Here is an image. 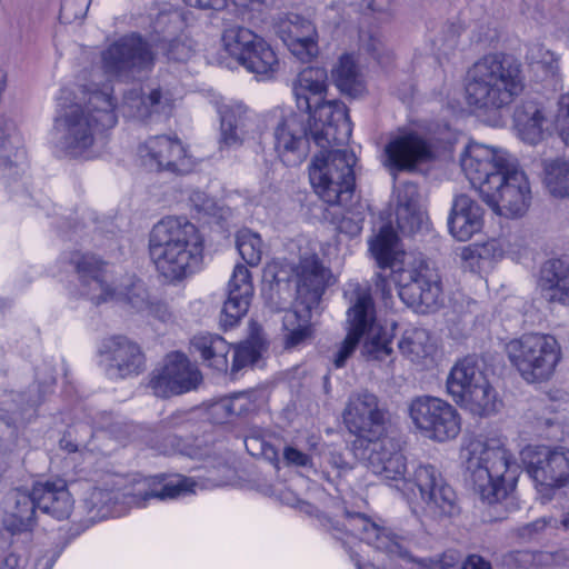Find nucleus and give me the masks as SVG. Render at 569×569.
I'll use <instances>...</instances> for the list:
<instances>
[{"label":"nucleus","mask_w":569,"mask_h":569,"mask_svg":"<svg viewBox=\"0 0 569 569\" xmlns=\"http://www.w3.org/2000/svg\"><path fill=\"white\" fill-rule=\"evenodd\" d=\"M8 528L14 532L32 530L37 523V501L33 490L31 492L21 489L11 490L4 502Z\"/></svg>","instance_id":"473e14b6"},{"label":"nucleus","mask_w":569,"mask_h":569,"mask_svg":"<svg viewBox=\"0 0 569 569\" xmlns=\"http://www.w3.org/2000/svg\"><path fill=\"white\" fill-rule=\"evenodd\" d=\"M337 87L350 97H359L365 91L362 76L351 56L345 54L339 59L332 71Z\"/></svg>","instance_id":"4c0bfd02"},{"label":"nucleus","mask_w":569,"mask_h":569,"mask_svg":"<svg viewBox=\"0 0 569 569\" xmlns=\"http://www.w3.org/2000/svg\"><path fill=\"white\" fill-rule=\"evenodd\" d=\"M189 199L199 212L210 213L214 208L213 200L200 190L192 191Z\"/></svg>","instance_id":"69168bd1"},{"label":"nucleus","mask_w":569,"mask_h":569,"mask_svg":"<svg viewBox=\"0 0 569 569\" xmlns=\"http://www.w3.org/2000/svg\"><path fill=\"white\" fill-rule=\"evenodd\" d=\"M342 418L347 429L358 436L356 443L359 447L381 438L385 432L386 410L378 397L368 390L349 396Z\"/></svg>","instance_id":"a211bd4d"},{"label":"nucleus","mask_w":569,"mask_h":569,"mask_svg":"<svg viewBox=\"0 0 569 569\" xmlns=\"http://www.w3.org/2000/svg\"><path fill=\"white\" fill-rule=\"evenodd\" d=\"M282 456L286 466L311 467L312 465V460L309 455L292 446L284 447Z\"/></svg>","instance_id":"052dcab7"},{"label":"nucleus","mask_w":569,"mask_h":569,"mask_svg":"<svg viewBox=\"0 0 569 569\" xmlns=\"http://www.w3.org/2000/svg\"><path fill=\"white\" fill-rule=\"evenodd\" d=\"M447 390L461 407L477 416L497 411V392L487 379L481 363L467 357L458 361L447 378Z\"/></svg>","instance_id":"9b49d317"},{"label":"nucleus","mask_w":569,"mask_h":569,"mask_svg":"<svg viewBox=\"0 0 569 569\" xmlns=\"http://www.w3.org/2000/svg\"><path fill=\"white\" fill-rule=\"evenodd\" d=\"M100 355L108 371L120 378L139 375L144 368V355L140 346L124 336L104 340Z\"/></svg>","instance_id":"bb28decb"},{"label":"nucleus","mask_w":569,"mask_h":569,"mask_svg":"<svg viewBox=\"0 0 569 569\" xmlns=\"http://www.w3.org/2000/svg\"><path fill=\"white\" fill-rule=\"evenodd\" d=\"M114 499L113 491L94 488L86 499V506L92 518L103 519L111 515L110 503Z\"/></svg>","instance_id":"49530a36"},{"label":"nucleus","mask_w":569,"mask_h":569,"mask_svg":"<svg viewBox=\"0 0 569 569\" xmlns=\"http://www.w3.org/2000/svg\"><path fill=\"white\" fill-rule=\"evenodd\" d=\"M567 559L568 557L565 551H538L532 556L535 565L541 567L562 566Z\"/></svg>","instance_id":"bf43d9fd"},{"label":"nucleus","mask_w":569,"mask_h":569,"mask_svg":"<svg viewBox=\"0 0 569 569\" xmlns=\"http://www.w3.org/2000/svg\"><path fill=\"white\" fill-rule=\"evenodd\" d=\"M507 357L528 383L550 380L559 365L562 350L557 338L549 333L529 332L506 345Z\"/></svg>","instance_id":"1a4fd4ad"},{"label":"nucleus","mask_w":569,"mask_h":569,"mask_svg":"<svg viewBox=\"0 0 569 569\" xmlns=\"http://www.w3.org/2000/svg\"><path fill=\"white\" fill-rule=\"evenodd\" d=\"M276 32L299 60L309 61L318 54V33L310 20L289 13L278 21Z\"/></svg>","instance_id":"a878e982"},{"label":"nucleus","mask_w":569,"mask_h":569,"mask_svg":"<svg viewBox=\"0 0 569 569\" xmlns=\"http://www.w3.org/2000/svg\"><path fill=\"white\" fill-rule=\"evenodd\" d=\"M193 52V46L187 37H179L168 43L166 54L174 61H187Z\"/></svg>","instance_id":"5fc2aeb1"},{"label":"nucleus","mask_w":569,"mask_h":569,"mask_svg":"<svg viewBox=\"0 0 569 569\" xmlns=\"http://www.w3.org/2000/svg\"><path fill=\"white\" fill-rule=\"evenodd\" d=\"M260 356V350L256 341H244L239 343L233 351V362L231 371L236 372L242 368L254 363Z\"/></svg>","instance_id":"09e8293b"},{"label":"nucleus","mask_w":569,"mask_h":569,"mask_svg":"<svg viewBox=\"0 0 569 569\" xmlns=\"http://www.w3.org/2000/svg\"><path fill=\"white\" fill-rule=\"evenodd\" d=\"M462 569H491V565L482 557L471 555L463 562Z\"/></svg>","instance_id":"774afa93"},{"label":"nucleus","mask_w":569,"mask_h":569,"mask_svg":"<svg viewBox=\"0 0 569 569\" xmlns=\"http://www.w3.org/2000/svg\"><path fill=\"white\" fill-rule=\"evenodd\" d=\"M433 152L430 143L419 133L399 131L385 144L381 162L396 179L399 172H412L419 164L430 161Z\"/></svg>","instance_id":"aec40b11"},{"label":"nucleus","mask_w":569,"mask_h":569,"mask_svg":"<svg viewBox=\"0 0 569 569\" xmlns=\"http://www.w3.org/2000/svg\"><path fill=\"white\" fill-rule=\"evenodd\" d=\"M172 109V99L161 89H152L148 94L133 89L123 97V114L139 120H147L153 113L169 114Z\"/></svg>","instance_id":"2f4dec72"},{"label":"nucleus","mask_w":569,"mask_h":569,"mask_svg":"<svg viewBox=\"0 0 569 569\" xmlns=\"http://www.w3.org/2000/svg\"><path fill=\"white\" fill-rule=\"evenodd\" d=\"M520 457L527 473L537 485L550 489L569 485V448L527 446Z\"/></svg>","instance_id":"f3484780"},{"label":"nucleus","mask_w":569,"mask_h":569,"mask_svg":"<svg viewBox=\"0 0 569 569\" xmlns=\"http://www.w3.org/2000/svg\"><path fill=\"white\" fill-rule=\"evenodd\" d=\"M463 457L469 480L482 501L498 503L515 489L518 467L499 439H471Z\"/></svg>","instance_id":"39448f33"},{"label":"nucleus","mask_w":569,"mask_h":569,"mask_svg":"<svg viewBox=\"0 0 569 569\" xmlns=\"http://www.w3.org/2000/svg\"><path fill=\"white\" fill-rule=\"evenodd\" d=\"M274 150L283 164L297 167L309 153L310 122L305 126L298 116L286 117L274 129Z\"/></svg>","instance_id":"b1692460"},{"label":"nucleus","mask_w":569,"mask_h":569,"mask_svg":"<svg viewBox=\"0 0 569 569\" xmlns=\"http://www.w3.org/2000/svg\"><path fill=\"white\" fill-rule=\"evenodd\" d=\"M202 251V237L186 218L166 217L150 232V257L167 279L180 280L192 273L201 261Z\"/></svg>","instance_id":"20e7f679"},{"label":"nucleus","mask_w":569,"mask_h":569,"mask_svg":"<svg viewBox=\"0 0 569 569\" xmlns=\"http://www.w3.org/2000/svg\"><path fill=\"white\" fill-rule=\"evenodd\" d=\"M528 59L532 63L541 64L551 71L556 68L557 64V58L555 53L541 44H536L529 50Z\"/></svg>","instance_id":"4d7b16f0"},{"label":"nucleus","mask_w":569,"mask_h":569,"mask_svg":"<svg viewBox=\"0 0 569 569\" xmlns=\"http://www.w3.org/2000/svg\"><path fill=\"white\" fill-rule=\"evenodd\" d=\"M111 86H82L79 97L63 106L54 117L52 142L56 151L66 158H80L92 148L99 128L116 126L117 101Z\"/></svg>","instance_id":"f03ea898"},{"label":"nucleus","mask_w":569,"mask_h":569,"mask_svg":"<svg viewBox=\"0 0 569 569\" xmlns=\"http://www.w3.org/2000/svg\"><path fill=\"white\" fill-rule=\"evenodd\" d=\"M545 122L542 110L535 103H526L515 112L518 136L530 144H536L542 139Z\"/></svg>","instance_id":"c9c22d12"},{"label":"nucleus","mask_w":569,"mask_h":569,"mask_svg":"<svg viewBox=\"0 0 569 569\" xmlns=\"http://www.w3.org/2000/svg\"><path fill=\"white\" fill-rule=\"evenodd\" d=\"M360 301L351 303L347 310L348 333L333 355L332 362L336 368L346 366L347 360L352 356L363 336L365 323L371 320V313H367L366 320H360Z\"/></svg>","instance_id":"f704fd0d"},{"label":"nucleus","mask_w":569,"mask_h":569,"mask_svg":"<svg viewBox=\"0 0 569 569\" xmlns=\"http://www.w3.org/2000/svg\"><path fill=\"white\" fill-rule=\"evenodd\" d=\"M328 88L327 70L320 67L303 69L293 81V94L299 110L310 112V133L319 148L345 144L351 134L347 108L336 100L322 101Z\"/></svg>","instance_id":"7ed1b4c3"},{"label":"nucleus","mask_w":569,"mask_h":569,"mask_svg":"<svg viewBox=\"0 0 569 569\" xmlns=\"http://www.w3.org/2000/svg\"><path fill=\"white\" fill-rule=\"evenodd\" d=\"M321 148L309 166V180L315 192L328 204L347 202L355 187L356 157L348 150Z\"/></svg>","instance_id":"9d476101"},{"label":"nucleus","mask_w":569,"mask_h":569,"mask_svg":"<svg viewBox=\"0 0 569 569\" xmlns=\"http://www.w3.org/2000/svg\"><path fill=\"white\" fill-rule=\"evenodd\" d=\"M552 522L556 523V520L552 518H539L530 523L519 527L517 533L522 539L531 540L542 533L548 526H552Z\"/></svg>","instance_id":"13d9d810"},{"label":"nucleus","mask_w":569,"mask_h":569,"mask_svg":"<svg viewBox=\"0 0 569 569\" xmlns=\"http://www.w3.org/2000/svg\"><path fill=\"white\" fill-rule=\"evenodd\" d=\"M217 408L224 410L230 416H240L252 410L253 405L249 392H239L221 400L217 403Z\"/></svg>","instance_id":"8fccbe9b"},{"label":"nucleus","mask_w":569,"mask_h":569,"mask_svg":"<svg viewBox=\"0 0 569 569\" xmlns=\"http://www.w3.org/2000/svg\"><path fill=\"white\" fill-rule=\"evenodd\" d=\"M553 124L561 140L569 147V92L559 98Z\"/></svg>","instance_id":"603ef678"},{"label":"nucleus","mask_w":569,"mask_h":569,"mask_svg":"<svg viewBox=\"0 0 569 569\" xmlns=\"http://www.w3.org/2000/svg\"><path fill=\"white\" fill-rule=\"evenodd\" d=\"M398 348L403 357L416 363L428 358L433 351L428 331L421 328L407 330L398 342Z\"/></svg>","instance_id":"58836bf2"},{"label":"nucleus","mask_w":569,"mask_h":569,"mask_svg":"<svg viewBox=\"0 0 569 569\" xmlns=\"http://www.w3.org/2000/svg\"><path fill=\"white\" fill-rule=\"evenodd\" d=\"M240 63L251 72L267 74L274 70L278 59L273 50L260 38Z\"/></svg>","instance_id":"79ce46f5"},{"label":"nucleus","mask_w":569,"mask_h":569,"mask_svg":"<svg viewBox=\"0 0 569 569\" xmlns=\"http://www.w3.org/2000/svg\"><path fill=\"white\" fill-rule=\"evenodd\" d=\"M202 380L201 372L181 352L169 353L163 367L153 373L150 388L160 398L181 395L196 389Z\"/></svg>","instance_id":"412c9836"},{"label":"nucleus","mask_w":569,"mask_h":569,"mask_svg":"<svg viewBox=\"0 0 569 569\" xmlns=\"http://www.w3.org/2000/svg\"><path fill=\"white\" fill-rule=\"evenodd\" d=\"M297 298L282 317V340L286 349L296 348L313 338L312 311L325 291L327 270L316 256L300 260L296 270Z\"/></svg>","instance_id":"0eeeda50"},{"label":"nucleus","mask_w":569,"mask_h":569,"mask_svg":"<svg viewBox=\"0 0 569 569\" xmlns=\"http://www.w3.org/2000/svg\"><path fill=\"white\" fill-rule=\"evenodd\" d=\"M228 295L238 298L251 300L253 295V284L249 269L242 264H237L233 269L231 279L228 283Z\"/></svg>","instance_id":"c03bdc74"},{"label":"nucleus","mask_w":569,"mask_h":569,"mask_svg":"<svg viewBox=\"0 0 569 569\" xmlns=\"http://www.w3.org/2000/svg\"><path fill=\"white\" fill-rule=\"evenodd\" d=\"M356 456L366 460L367 467L390 486L403 493L412 490V475L408 473L407 459L392 438L381 437L368 441L363 447L356 445Z\"/></svg>","instance_id":"4468645a"},{"label":"nucleus","mask_w":569,"mask_h":569,"mask_svg":"<svg viewBox=\"0 0 569 569\" xmlns=\"http://www.w3.org/2000/svg\"><path fill=\"white\" fill-rule=\"evenodd\" d=\"M338 230L341 233L356 237L362 230V220L358 216L343 217L338 224Z\"/></svg>","instance_id":"0e129e2a"},{"label":"nucleus","mask_w":569,"mask_h":569,"mask_svg":"<svg viewBox=\"0 0 569 569\" xmlns=\"http://www.w3.org/2000/svg\"><path fill=\"white\" fill-rule=\"evenodd\" d=\"M396 220L399 230L403 234H412L421 229L425 212L420 207H397Z\"/></svg>","instance_id":"a18cd8bd"},{"label":"nucleus","mask_w":569,"mask_h":569,"mask_svg":"<svg viewBox=\"0 0 569 569\" xmlns=\"http://www.w3.org/2000/svg\"><path fill=\"white\" fill-rule=\"evenodd\" d=\"M249 305L250 300L228 295L220 316L221 326L226 329L234 327L247 313Z\"/></svg>","instance_id":"de8ad7c7"},{"label":"nucleus","mask_w":569,"mask_h":569,"mask_svg":"<svg viewBox=\"0 0 569 569\" xmlns=\"http://www.w3.org/2000/svg\"><path fill=\"white\" fill-rule=\"evenodd\" d=\"M196 487L197 482L191 478L179 476L166 481L164 476H156L137 480L133 491L129 496L133 505L142 507L150 498L174 499L194 492Z\"/></svg>","instance_id":"cd10ccee"},{"label":"nucleus","mask_w":569,"mask_h":569,"mask_svg":"<svg viewBox=\"0 0 569 569\" xmlns=\"http://www.w3.org/2000/svg\"><path fill=\"white\" fill-rule=\"evenodd\" d=\"M360 301L361 309L360 320H366L367 313H371V320L365 323L363 336L365 342L361 353L368 360H385L392 352L390 347V338L388 333L378 325L376 319L375 303L368 288L356 284L350 292L349 303H358Z\"/></svg>","instance_id":"393cba45"},{"label":"nucleus","mask_w":569,"mask_h":569,"mask_svg":"<svg viewBox=\"0 0 569 569\" xmlns=\"http://www.w3.org/2000/svg\"><path fill=\"white\" fill-rule=\"evenodd\" d=\"M236 244L241 258L249 266H257L262 257L261 237L250 229H241L236 234Z\"/></svg>","instance_id":"37998d69"},{"label":"nucleus","mask_w":569,"mask_h":569,"mask_svg":"<svg viewBox=\"0 0 569 569\" xmlns=\"http://www.w3.org/2000/svg\"><path fill=\"white\" fill-rule=\"evenodd\" d=\"M260 37L251 30L243 27H232L224 31L222 41L224 49L230 56L239 61V63L248 57L251 48L258 42Z\"/></svg>","instance_id":"ea45409f"},{"label":"nucleus","mask_w":569,"mask_h":569,"mask_svg":"<svg viewBox=\"0 0 569 569\" xmlns=\"http://www.w3.org/2000/svg\"><path fill=\"white\" fill-rule=\"evenodd\" d=\"M38 508L58 520L67 519L73 500L63 479L38 481L32 487Z\"/></svg>","instance_id":"c85d7f7f"},{"label":"nucleus","mask_w":569,"mask_h":569,"mask_svg":"<svg viewBox=\"0 0 569 569\" xmlns=\"http://www.w3.org/2000/svg\"><path fill=\"white\" fill-rule=\"evenodd\" d=\"M220 113V146L227 148L239 147L252 131L253 119L251 112L241 103L224 104Z\"/></svg>","instance_id":"7c9ffc66"},{"label":"nucleus","mask_w":569,"mask_h":569,"mask_svg":"<svg viewBox=\"0 0 569 569\" xmlns=\"http://www.w3.org/2000/svg\"><path fill=\"white\" fill-rule=\"evenodd\" d=\"M346 528L358 536L375 549L387 553L390 558H400L415 561L421 569H449L456 563L451 555H442L439 558L416 560L403 545V539L395 535L389 528L380 526L363 513H350L347 517Z\"/></svg>","instance_id":"ddd939ff"},{"label":"nucleus","mask_w":569,"mask_h":569,"mask_svg":"<svg viewBox=\"0 0 569 569\" xmlns=\"http://www.w3.org/2000/svg\"><path fill=\"white\" fill-rule=\"evenodd\" d=\"M545 183L553 197H569V160L559 158L546 163Z\"/></svg>","instance_id":"a19ab883"},{"label":"nucleus","mask_w":569,"mask_h":569,"mask_svg":"<svg viewBox=\"0 0 569 569\" xmlns=\"http://www.w3.org/2000/svg\"><path fill=\"white\" fill-rule=\"evenodd\" d=\"M460 164L480 196L485 186H491L493 177H500L510 166L503 151L476 142L466 148Z\"/></svg>","instance_id":"5701e85b"},{"label":"nucleus","mask_w":569,"mask_h":569,"mask_svg":"<svg viewBox=\"0 0 569 569\" xmlns=\"http://www.w3.org/2000/svg\"><path fill=\"white\" fill-rule=\"evenodd\" d=\"M492 182L485 186L480 196L492 211L506 218L523 216L531 198L526 173L509 166L500 177H493Z\"/></svg>","instance_id":"dca6fc26"},{"label":"nucleus","mask_w":569,"mask_h":569,"mask_svg":"<svg viewBox=\"0 0 569 569\" xmlns=\"http://www.w3.org/2000/svg\"><path fill=\"white\" fill-rule=\"evenodd\" d=\"M523 88L521 64L502 54L485 56L467 73V101L480 110L497 111L510 106Z\"/></svg>","instance_id":"423d86ee"},{"label":"nucleus","mask_w":569,"mask_h":569,"mask_svg":"<svg viewBox=\"0 0 569 569\" xmlns=\"http://www.w3.org/2000/svg\"><path fill=\"white\" fill-rule=\"evenodd\" d=\"M416 487L426 510L435 518H451L460 512L457 493L441 472L430 463L418 465L412 472Z\"/></svg>","instance_id":"6ab92c4d"},{"label":"nucleus","mask_w":569,"mask_h":569,"mask_svg":"<svg viewBox=\"0 0 569 569\" xmlns=\"http://www.w3.org/2000/svg\"><path fill=\"white\" fill-rule=\"evenodd\" d=\"M538 286L547 301L569 306V266L565 261L548 260L541 268Z\"/></svg>","instance_id":"72a5a7b5"},{"label":"nucleus","mask_w":569,"mask_h":569,"mask_svg":"<svg viewBox=\"0 0 569 569\" xmlns=\"http://www.w3.org/2000/svg\"><path fill=\"white\" fill-rule=\"evenodd\" d=\"M450 233L459 241L469 240L482 228V209L467 194L455 197L448 219Z\"/></svg>","instance_id":"c756f323"},{"label":"nucleus","mask_w":569,"mask_h":569,"mask_svg":"<svg viewBox=\"0 0 569 569\" xmlns=\"http://www.w3.org/2000/svg\"><path fill=\"white\" fill-rule=\"evenodd\" d=\"M71 261L79 277L81 295L94 305L118 301L127 303L138 312L147 310L151 300L141 280L127 278L116 284L106 262L91 253L77 252Z\"/></svg>","instance_id":"6e6552de"},{"label":"nucleus","mask_w":569,"mask_h":569,"mask_svg":"<svg viewBox=\"0 0 569 569\" xmlns=\"http://www.w3.org/2000/svg\"><path fill=\"white\" fill-rule=\"evenodd\" d=\"M146 311L163 323H172L176 320L174 313L163 301H150Z\"/></svg>","instance_id":"680f3d73"},{"label":"nucleus","mask_w":569,"mask_h":569,"mask_svg":"<svg viewBox=\"0 0 569 569\" xmlns=\"http://www.w3.org/2000/svg\"><path fill=\"white\" fill-rule=\"evenodd\" d=\"M480 259H498L503 254V250L497 240H489L475 249Z\"/></svg>","instance_id":"e2e57ef3"},{"label":"nucleus","mask_w":569,"mask_h":569,"mask_svg":"<svg viewBox=\"0 0 569 569\" xmlns=\"http://www.w3.org/2000/svg\"><path fill=\"white\" fill-rule=\"evenodd\" d=\"M397 207H420L418 187L405 182L397 189Z\"/></svg>","instance_id":"6e6d98bb"},{"label":"nucleus","mask_w":569,"mask_h":569,"mask_svg":"<svg viewBox=\"0 0 569 569\" xmlns=\"http://www.w3.org/2000/svg\"><path fill=\"white\" fill-rule=\"evenodd\" d=\"M409 415L416 428L433 441H449L460 433L461 421L458 411L442 399L418 397L411 401Z\"/></svg>","instance_id":"2eb2a0df"},{"label":"nucleus","mask_w":569,"mask_h":569,"mask_svg":"<svg viewBox=\"0 0 569 569\" xmlns=\"http://www.w3.org/2000/svg\"><path fill=\"white\" fill-rule=\"evenodd\" d=\"M90 0H63L60 9V19L66 23L81 20L87 14Z\"/></svg>","instance_id":"864d4df0"},{"label":"nucleus","mask_w":569,"mask_h":569,"mask_svg":"<svg viewBox=\"0 0 569 569\" xmlns=\"http://www.w3.org/2000/svg\"><path fill=\"white\" fill-rule=\"evenodd\" d=\"M192 346L209 366L221 371L227 369V355L230 348L224 339L212 335L196 336Z\"/></svg>","instance_id":"e433bc0d"},{"label":"nucleus","mask_w":569,"mask_h":569,"mask_svg":"<svg viewBox=\"0 0 569 569\" xmlns=\"http://www.w3.org/2000/svg\"><path fill=\"white\" fill-rule=\"evenodd\" d=\"M397 234L385 224L369 241L370 252L381 272L375 278V287L385 303L392 298L388 280L391 277L400 299L419 312H428L440 303L441 286L438 272L422 258L396 251Z\"/></svg>","instance_id":"f257e3e1"},{"label":"nucleus","mask_w":569,"mask_h":569,"mask_svg":"<svg viewBox=\"0 0 569 569\" xmlns=\"http://www.w3.org/2000/svg\"><path fill=\"white\" fill-rule=\"evenodd\" d=\"M138 154L142 164L151 171L166 170L183 174L192 167L186 148L177 137H151L139 146Z\"/></svg>","instance_id":"4be33fe9"},{"label":"nucleus","mask_w":569,"mask_h":569,"mask_svg":"<svg viewBox=\"0 0 569 569\" xmlns=\"http://www.w3.org/2000/svg\"><path fill=\"white\" fill-rule=\"evenodd\" d=\"M328 462L333 469L337 470V477H341L345 472L351 469L350 463L346 461L340 453L337 452L330 453Z\"/></svg>","instance_id":"338daca9"},{"label":"nucleus","mask_w":569,"mask_h":569,"mask_svg":"<svg viewBox=\"0 0 569 569\" xmlns=\"http://www.w3.org/2000/svg\"><path fill=\"white\" fill-rule=\"evenodd\" d=\"M244 445H246L248 452L251 456L263 457L264 459L271 461L276 466L278 465V462H279L278 451L276 450V448L272 445L266 442L262 438H260L258 436L247 437L244 440Z\"/></svg>","instance_id":"3c124183"},{"label":"nucleus","mask_w":569,"mask_h":569,"mask_svg":"<svg viewBox=\"0 0 569 569\" xmlns=\"http://www.w3.org/2000/svg\"><path fill=\"white\" fill-rule=\"evenodd\" d=\"M153 64L149 43L137 33L117 39L100 52V68L109 80H134Z\"/></svg>","instance_id":"f8f14e48"}]
</instances>
